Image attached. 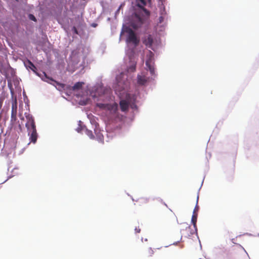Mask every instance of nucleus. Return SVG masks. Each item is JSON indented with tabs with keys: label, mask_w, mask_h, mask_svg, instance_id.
Returning a JSON list of instances; mask_svg holds the SVG:
<instances>
[{
	"label": "nucleus",
	"mask_w": 259,
	"mask_h": 259,
	"mask_svg": "<svg viewBox=\"0 0 259 259\" xmlns=\"http://www.w3.org/2000/svg\"><path fill=\"white\" fill-rule=\"evenodd\" d=\"M29 18L34 21H36V19L35 18V17L32 14H30L29 15Z\"/></svg>",
	"instance_id": "21"
},
{
	"label": "nucleus",
	"mask_w": 259,
	"mask_h": 259,
	"mask_svg": "<svg viewBox=\"0 0 259 259\" xmlns=\"http://www.w3.org/2000/svg\"><path fill=\"white\" fill-rule=\"evenodd\" d=\"M125 32L127 33L126 39V43L133 44L134 47H137L140 42V39L137 37L136 33L130 28H126Z\"/></svg>",
	"instance_id": "3"
},
{
	"label": "nucleus",
	"mask_w": 259,
	"mask_h": 259,
	"mask_svg": "<svg viewBox=\"0 0 259 259\" xmlns=\"http://www.w3.org/2000/svg\"><path fill=\"white\" fill-rule=\"evenodd\" d=\"M27 64V67H29L32 71L35 73L37 75H39L36 72L37 68L35 67V66L33 64V63L30 60H28Z\"/></svg>",
	"instance_id": "13"
},
{
	"label": "nucleus",
	"mask_w": 259,
	"mask_h": 259,
	"mask_svg": "<svg viewBox=\"0 0 259 259\" xmlns=\"http://www.w3.org/2000/svg\"><path fill=\"white\" fill-rule=\"evenodd\" d=\"M120 109L121 111H126L129 106V103L126 101L125 100H121L119 103Z\"/></svg>",
	"instance_id": "11"
},
{
	"label": "nucleus",
	"mask_w": 259,
	"mask_h": 259,
	"mask_svg": "<svg viewBox=\"0 0 259 259\" xmlns=\"http://www.w3.org/2000/svg\"><path fill=\"white\" fill-rule=\"evenodd\" d=\"M153 254V250L151 249V247L148 248L146 250V254L148 256H150Z\"/></svg>",
	"instance_id": "18"
},
{
	"label": "nucleus",
	"mask_w": 259,
	"mask_h": 259,
	"mask_svg": "<svg viewBox=\"0 0 259 259\" xmlns=\"http://www.w3.org/2000/svg\"><path fill=\"white\" fill-rule=\"evenodd\" d=\"M135 231L136 233H139L141 231V229L139 228V227H136L135 229Z\"/></svg>",
	"instance_id": "23"
},
{
	"label": "nucleus",
	"mask_w": 259,
	"mask_h": 259,
	"mask_svg": "<svg viewBox=\"0 0 259 259\" xmlns=\"http://www.w3.org/2000/svg\"><path fill=\"white\" fill-rule=\"evenodd\" d=\"M148 2H150L151 0H147Z\"/></svg>",
	"instance_id": "28"
},
{
	"label": "nucleus",
	"mask_w": 259,
	"mask_h": 259,
	"mask_svg": "<svg viewBox=\"0 0 259 259\" xmlns=\"http://www.w3.org/2000/svg\"><path fill=\"white\" fill-rule=\"evenodd\" d=\"M136 68V64L135 63H133V64L128 67V70L131 72H134L135 71Z\"/></svg>",
	"instance_id": "17"
},
{
	"label": "nucleus",
	"mask_w": 259,
	"mask_h": 259,
	"mask_svg": "<svg viewBox=\"0 0 259 259\" xmlns=\"http://www.w3.org/2000/svg\"><path fill=\"white\" fill-rule=\"evenodd\" d=\"M143 23V19L137 13H134L132 16L131 25L134 29L140 27Z\"/></svg>",
	"instance_id": "5"
},
{
	"label": "nucleus",
	"mask_w": 259,
	"mask_h": 259,
	"mask_svg": "<svg viewBox=\"0 0 259 259\" xmlns=\"http://www.w3.org/2000/svg\"><path fill=\"white\" fill-rule=\"evenodd\" d=\"M127 86V84H125V87H124V86L122 87H121L122 90H125V88H126V87Z\"/></svg>",
	"instance_id": "26"
},
{
	"label": "nucleus",
	"mask_w": 259,
	"mask_h": 259,
	"mask_svg": "<svg viewBox=\"0 0 259 259\" xmlns=\"http://www.w3.org/2000/svg\"><path fill=\"white\" fill-rule=\"evenodd\" d=\"M198 206H197V205H196L194 209L193 214H197L196 212L198 210Z\"/></svg>",
	"instance_id": "22"
},
{
	"label": "nucleus",
	"mask_w": 259,
	"mask_h": 259,
	"mask_svg": "<svg viewBox=\"0 0 259 259\" xmlns=\"http://www.w3.org/2000/svg\"><path fill=\"white\" fill-rule=\"evenodd\" d=\"M143 44L147 47L149 48H151L153 42V39L151 36V35H148L147 36H145L143 39Z\"/></svg>",
	"instance_id": "7"
},
{
	"label": "nucleus",
	"mask_w": 259,
	"mask_h": 259,
	"mask_svg": "<svg viewBox=\"0 0 259 259\" xmlns=\"http://www.w3.org/2000/svg\"><path fill=\"white\" fill-rule=\"evenodd\" d=\"M122 5L123 4H121L120 6H119V8L118 9L117 11V12H118L120 10V9L121 8V7H122Z\"/></svg>",
	"instance_id": "25"
},
{
	"label": "nucleus",
	"mask_w": 259,
	"mask_h": 259,
	"mask_svg": "<svg viewBox=\"0 0 259 259\" xmlns=\"http://www.w3.org/2000/svg\"><path fill=\"white\" fill-rule=\"evenodd\" d=\"M184 225L185 226L184 227L185 229H182L181 230V232L183 235H184L185 237H186V235L184 233H190L191 230H194V228H193V229L192 228L191 226L189 225L188 224L184 223ZM189 237V236H187V237Z\"/></svg>",
	"instance_id": "10"
},
{
	"label": "nucleus",
	"mask_w": 259,
	"mask_h": 259,
	"mask_svg": "<svg viewBox=\"0 0 259 259\" xmlns=\"http://www.w3.org/2000/svg\"><path fill=\"white\" fill-rule=\"evenodd\" d=\"M11 112H17V102L16 99H15L12 102Z\"/></svg>",
	"instance_id": "15"
},
{
	"label": "nucleus",
	"mask_w": 259,
	"mask_h": 259,
	"mask_svg": "<svg viewBox=\"0 0 259 259\" xmlns=\"http://www.w3.org/2000/svg\"><path fill=\"white\" fill-rule=\"evenodd\" d=\"M150 54H151V55L152 54V52H151V51H150Z\"/></svg>",
	"instance_id": "29"
},
{
	"label": "nucleus",
	"mask_w": 259,
	"mask_h": 259,
	"mask_svg": "<svg viewBox=\"0 0 259 259\" xmlns=\"http://www.w3.org/2000/svg\"><path fill=\"white\" fill-rule=\"evenodd\" d=\"M137 6L141 8L146 13V15H149L150 14L149 12L144 8V7L146 5L147 2L145 0H136Z\"/></svg>",
	"instance_id": "8"
},
{
	"label": "nucleus",
	"mask_w": 259,
	"mask_h": 259,
	"mask_svg": "<svg viewBox=\"0 0 259 259\" xmlns=\"http://www.w3.org/2000/svg\"><path fill=\"white\" fill-rule=\"evenodd\" d=\"M85 133L91 139L94 138V135L92 131L86 129L85 131Z\"/></svg>",
	"instance_id": "16"
},
{
	"label": "nucleus",
	"mask_w": 259,
	"mask_h": 259,
	"mask_svg": "<svg viewBox=\"0 0 259 259\" xmlns=\"http://www.w3.org/2000/svg\"><path fill=\"white\" fill-rule=\"evenodd\" d=\"M118 85L119 86V85H120L121 82H120V81H119V82H118Z\"/></svg>",
	"instance_id": "27"
},
{
	"label": "nucleus",
	"mask_w": 259,
	"mask_h": 259,
	"mask_svg": "<svg viewBox=\"0 0 259 259\" xmlns=\"http://www.w3.org/2000/svg\"><path fill=\"white\" fill-rule=\"evenodd\" d=\"M17 112H11V119L12 120H15L16 119Z\"/></svg>",
	"instance_id": "20"
},
{
	"label": "nucleus",
	"mask_w": 259,
	"mask_h": 259,
	"mask_svg": "<svg viewBox=\"0 0 259 259\" xmlns=\"http://www.w3.org/2000/svg\"><path fill=\"white\" fill-rule=\"evenodd\" d=\"M83 82H77L72 87V90H78L81 89Z\"/></svg>",
	"instance_id": "14"
},
{
	"label": "nucleus",
	"mask_w": 259,
	"mask_h": 259,
	"mask_svg": "<svg viewBox=\"0 0 259 259\" xmlns=\"http://www.w3.org/2000/svg\"><path fill=\"white\" fill-rule=\"evenodd\" d=\"M197 214H193L191 222L193 225V228L194 230H191L190 233H184L186 236H191L197 232V229L196 228V222H197Z\"/></svg>",
	"instance_id": "6"
},
{
	"label": "nucleus",
	"mask_w": 259,
	"mask_h": 259,
	"mask_svg": "<svg viewBox=\"0 0 259 259\" xmlns=\"http://www.w3.org/2000/svg\"><path fill=\"white\" fill-rule=\"evenodd\" d=\"M138 83L141 85H144L148 81V78L145 75H138Z\"/></svg>",
	"instance_id": "12"
},
{
	"label": "nucleus",
	"mask_w": 259,
	"mask_h": 259,
	"mask_svg": "<svg viewBox=\"0 0 259 259\" xmlns=\"http://www.w3.org/2000/svg\"><path fill=\"white\" fill-rule=\"evenodd\" d=\"M99 106L100 108L106 111L111 118L118 116V104L116 103L113 104H100Z\"/></svg>",
	"instance_id": "2"
},
{
	"label": "nucleus",
	"mask_w": 259,
	"mask_h": 259,
	"mask_svg": "<svg viewBox=\"0 0 259 259\" xmlns=\"http://www.w3.org/2000/svg\"><path fill=\"white\" fill-rule=\"evenodd\" d=\"M73 30H74V32H75V33L77 34V30L76 28L75 27H74L73 28Z\"/></svg>",
	"instance_id": "24"
},
{
	"label": "nucleus",
	"mask_w": 259,
	"mask_h": 259,
	"mask_svg": "<svg viewBox=\"0 0 259 259\" xmlns=\"http://www.w3.org/2000/svg\"><path fill=\"white\" fill-rule=\"evenodd\" d=\"M27 121L25 126L27 129L30 142L35 143L37 139V134L34 120L32 117L27 116Z\"/></svg>",
	"instance_id": "1"
},
{
	"label": "nucleus",
	"mask_w": 259,
	"mask_h": 259,
	"mask_svg": "<svg viewBox=\"0 0 259 259\" xmlns=\"http://www.w3.org/2000/svg\"><path fill=\"white\" fill-rule=\"evenodd\" d=\"M43 74L44 75V77L43 78H42V79L44 81L53 85L54 86H55L56 88V89L57 90H58L59 91H62L64 89V88H65L64 84L60 83V82L54 80L53 78L50 77L49 76H48L45 72H43Z\"/></svg>",
	"instance_id": "4"
},
{
	"label": "nucleus",
	"mask_w": 259,
	"mask_h": 259,
	"mask_svg": "<svg viewBox=\"0 0 259 259\" xmlns=\"http://www.w3.org/2000/svg\"><path fill=\"white\" fill-rule=\"evenodd\" d=\"M146 65L150 71L151 74L153 75L154 74V68L152 65L151 59L149 58L146 61Z\"/></svg>",
	"instance_id": "9"
},
{
	"label": "nucleus",
	"mask_w": 259,
	"mask_h": 259,
	"mask_svg": "<svg viewBox=\"0 0 259 259\" xmlns=\"http://www.w3.org/2000/svg\"><path fill=\"white\" fill-rule=\"evenodd\" d=\"M141 203H147L148 202V199L146 197H142L139 199Z\"/></svg>",
	"instance_id": "19"
}]
</instances>
